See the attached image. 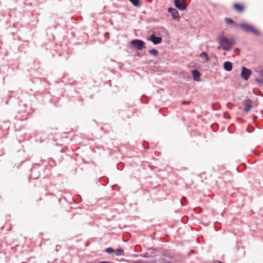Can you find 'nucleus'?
Segmentation results:
<instances>
[{"label": "nucleus", "instance_id": "obj_2", "mask_svg": "<svg viewBox=\"0 0 263 263\" xmlns=\"http://www.w3.org/2000/svg\"><path fill=\"white\" fill-rule=\"evenodd\" d=\"M238 26L241 27V28L246 32H250L255 35H258L259 34V31L255 28L248 24L241 23L240 24H238Z\"/></svg>", "mask_w": 263, "mask_h": 263}, {"label": "nucleus", "instance_id": "obj_19", "mask_svg": "<svg viewBox=\"0 0 263 263\" xmlns=\"http://www.w3.org/2000/svg\"><path fill=\"white\" fill-rule=\"evenodd\" d=\"M162 262L163 263H170V262H168V261H165V259H162Z\"/></svg>", "mask_w": 263, "mask_h": 263}, {"label": "nucleus", "instance_id": "obj_13", "mask_svg": "<svg viewBox=\"0 0 263 263\" xmlns=\"http://www.w3.org/2000/svg\"><path fill=\"white\" fill-rule=\"evenodd\" d=\"M225 21H226V22L228 24H234L235 26H238V24L235 23L232 19L231 18H226L225 19Z\"/></svg>", "mask_w": 263, "mask_h": 263}, {"label": "nucleus", "instance_id": "obj_21", "mask_svg": "<svg viewBox=\"0 0 263 263\" xmlns=\"http://www.w3.org/2000/svg\"><path fill=\"white\" fill-rule=\"evenodd\" d=\"M218 263H223V262H222L221 261H219Z\"/></svg>", "mask_w": 263, "mask_h": 263}, {"label": "nucleus", "instance_id": "obj_18", "mask_svg": "<svg viewBox=\"0 0 263 263\" xmlns=\"http://www.w3.org/2000/svg\"><path fill=\"white\" fill-rule=\"evenodd\" d=\"M106 252L109 254H111L112 253L115 252V250L111 248H108L106 250Z\"/></svg>", "mask_w": 263, "mask_h": 263}, {"label": "nucleus", "instance_id": "obj_20", "mask_svg": "<svg viewBox=\"0 0 263 263\" xmlns=\"http://www.w3.org/2000/svg\"><path fill=\"white\" fill-rule=\"evenodd\" d=\"M134 263H140V262H138V261H135V262H134Z\"/></svg>", "mask_w": 263, "mask_h": 263}, {"label": "nucleus", "instance_id": "obj_15", "mask_svg": "<svg viewBox=\"0 0 263 263\" xmlns=\"http://www.w3.org/2000/svg\"><path fill=\"white\" fill-rule=\"evenodd\" d=\"M199 56H200V57H201L202 58H204L205 61L206 62V61H209V57H208V55L206 54V53L203 52L199 55Z\"/></svg>", "mask_w": 263, "mask_h": 263}, {"label": "nucleus", "instance_id": "obj_4", "mask_svg": "<svg viewBox=\"0 0 263 263\" xmlns=\"http://www.w3.org/2000/svg\"><path fill=\"white\" fill-rule=\"evenodd\" d=\"M130 44L140 50L145 48L144 42L140 40H133L130 42Z\"/></svg>", "mask_w": 263, "mask_h": 263}, {"label": "nucleus", "instance_id": "obj_16", "mask_svg": "<svg viewBox=\"0 0 263 263\" xmlns=\"http://www.w3.org/2000/svg\"><path fill=\"white\" fill-rule=\"evenodd\" d=\"M149 53L151 54L154 55V56H157L158 54V51L156 49H155L150 50L149 51Z\"/></svg>", "mask_w": 263, "mask_h": 263}, {"label": "nucleus", "instance_id": "obj_3", "mask_svg": "<svg viewBox=\"0 0 263 263\" xmlns=\"http://www.w3.org/2000/svg\"><path fill=\"white\" fill-rule=\"evenodd\" d=\"M256 72V81L259 85H263V69L261 67H257L254 69Z\"/></svg>", "mask_w": 263, "mask_h": 263}, {"label": "nucleus", "instance_id": "obj_5", "mask_svg": "<svg viewBox=\"0 0 263 263\" xmlns=\"http://www.w3.org/2000/svg\"><path fill=\"white\" fill-rule=\"evenodd\" d=\"M187 0H175V6L180 10H184L187 7Z\"/></svg>", "mask_w": 263, "mask_h": 263}, {"label": "nucleus", "instance_id": "obj_7", "mask_svg": "<svg viewBox=\"0 0 263 263\" xmlns=\"http://www.w3.org/2000/svg\"><path fill=\"white\" fill-rule=\"evenodd\" d=\"M168 11L171 13L172 16L174 20H179L180 16L179 12L175 8L170 7L168 9Z\"/></svg>", "mask_w": 263, "mask_h": 263}, {"label": "nucleus", "instance_id": "obj_14", "mask_svg": "<svg viewBox=\"0 0 263 263\" xmlns=\"http://www.w3.org/2000/svg\"><path fill=\"white\" fill-rule=\"evenodd\" d=\"M115 252L118 256H121L124 255V251L122 249H118L116 251H115Z\"/></svg>", "mask_w": 263, "mask_h": 263}, {"label": "nucleus", "instance_id": "obj_8", "mask_svg": "<svg viewBox=\"0 0 263 263\" xmlns=\"http://www.w3.org/2000/svg\"><path fill=\"white\" fill-rule=\"evenodd\" d=\"M149 40L152 41L154 44H160L162 41V39L160 37H157L155 34H152Z\"/></svg>", "mask_w": 263, "mask_h": 263}, {"label": "nucleus", "instance_id": "obj_1", "mask_svg": "<svg viewBox=\"0 0 263 263\" xmlns=\"http://www.w3.org/2000/svg\"><path fill=\"white\" fill-rule=\"evenodd\" d=\"M219 44L223 50L229 51L235 44V41L233 37H227L221 35L219 37Z\"/></svg>", "mask_w": 263, "mask_h": 263}, {"label": "nucleus", "instance_id": "obj_9", "mask_svg": "<svg viewBox=\"0 0 263 263\" xmlns=\"http://www.w3.org/2000/svg\"><path fill=\"white\" fill-rule=\"evenodd\" d=\"M245 110L249 111L252 108V101L250 100H246L244 102Z\"/></svg>", "mask_w": 263, "mask_h": 263}, {"label": "nucleus", "instance_id": "obj_10", "mask_svg": "<svg viewBox=\"0 0 263 263\" xmlns=\"http://www.w3.org/2000/svg\"><path fill=\"white\" fill-rule=\"evenodd\" d=\"M192 74L193 76L194 80L196 81H200V77L201 76L199 71L196 69H194L192 71Z\"/></svg>", "mask_w": 263, "mask_h": 263}, {"label": "nucleus", "instance_id": "obj_12", "mask_svg": "<svg viewBox=\"0 0 263 263\" xmlns=\"http://www.w3.org/2000/svg\"><path fill=\"white\" fill-rule=\"evenodd\" d=\"M233 8L238 12H242L243 10V6L237 3L234 4Z\"/></svg>", "mask_w": 263, "mask_h": 263}, {"label": "nucleus", "instance_id": "obj_6", "mask_svg": "<svg viewBox=\"0 0 263 263\" xmlns=\"http://www.w3.org/2000/svg\"><path fill=\"white\" fill-rule=\"evenodd\" d=\"M251 74V71L245 67H242V71L241 73V78L245 80H248Z\"/></svg>", "mask_w": 263, "mask_h": 263}, {"label": "nucleus", "instance_id": "obj_17", "mask_svg": "<svg viewBox=\"0 0 263 263\" xmlns=\"http://www.w3.org/2000/svg\"><path fill=\"white\" fill-rule=\"evenodd\" d=\"M134 6H138L139 5V0H129Z\"/></svg>", "mask_w": 263, "mask_h": 263}, {"label": "nucleus", "instance_id": "obj_11", "mask_svg": "<svg viewBox=\"0 0 263 263\" xmlns=\"http://www.w3.org/2000/svg\"><path fill=\"white\" fill-rule=\"evenodd\" d=\"M223 67L226 70L230 71L232 69V64L229 61L226 62L224 63Z\"/></svg>", "mask_w": 263, "mask_h": 263}]
</instances>
